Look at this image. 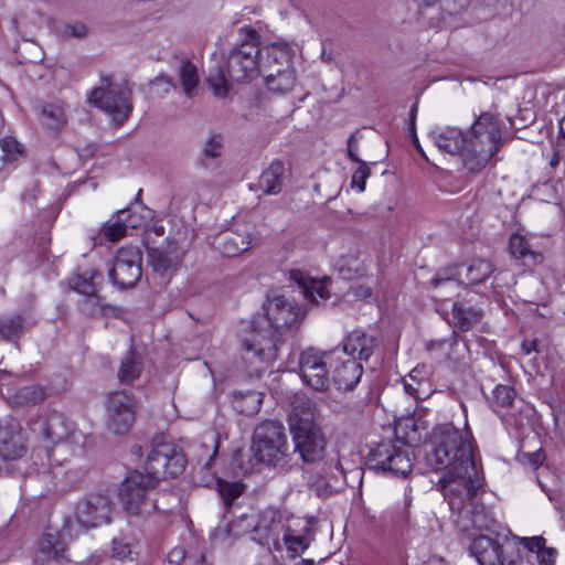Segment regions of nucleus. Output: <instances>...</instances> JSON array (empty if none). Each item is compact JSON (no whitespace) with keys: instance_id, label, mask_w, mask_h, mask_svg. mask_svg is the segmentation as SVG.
<instances>
[{"instance_id":"de8ad7c7","label":"nucleus","mask_w":565,"mask_h":565,"mask_svg":"<svg viewBox=\"0 0 565 565\" xmlns=\"http://www.w3.org/2000/svg\"><path fill=\"white\" fill-rule=\"evenodd\" d=\"M364 273L363 264L354 257H343L339 265V274L343 279H353Z\"/></svg>"},{"instance_id":"5701e85b","label":"nucleus","mask_w":565,"mask_h":565,"mask_svg":"<svg viewBox=\"0 0 565 565\" xmlns=\"http://www.w3.org/2000/svg\"><path fill=\"white\" fill-rule=\"evenodd\" d=\"M429 136L440 151L459 156L466 166V132L456 127H446L430 131Z\"/></svg>"},{"instance_id":"20e7f679","label":"nucleus","mask_w":565,"mask_h":565,"mask_svg":"<svg viewBox=\"0 0 565 565\" xmlns=\"http://www.w3.org/2000/svg\"><path fill=\"white\" fill-rule=\"evenodd\" d=\"M466 168L479 171L489 163L503 143L498 118L492 113H482L466 132Z\"/></svg>"},{"instance_id":"a878e982","label":"nucleus","mask_w":565,"mask_h":565,"mask_svg":"<svg viewBox=\"0 0 565 565\" xmlns=\"http://www.w3.org/2000/svg\"><path fill=\"white\" fill-rule=\"evenodd\" d=\"M262 52L265 53V57H260L262 73L264 75L268 72H274L276 68L290 67L292 52L288 44L270 43Z\"/></svg>"},{"instance_id":"e2e57ef3","label":"nucleus","mask_w":565,"mask_h":565,"mask_svg":"<svg viewBox=\"0 0 565 565\" xmlns=\"http://www.w3.org/2000/svg\"><path fill=\"white\" fill-rule=\"evenodd\" d=\"M350 292L355 299L367 300L372 297V287L364 284H355L350 287Z\"/></svg>"},{"instance_id":"c85d7f7f","label":"nucleus","mask_w":565,"mask_h":565,"mask_svg":"<svg viewBox=\"0 0 565 565\" xmlns=\"http://www.w3.org/2000/svg\"><path fill=\"white\" fill-rule=\"evenodd\" d=\"M28 330L25 318L20 313L0 317V335L6 341L19 340Z\"/></svg>"},{"instance_id":"ea45409f","label":"nucleus","mask_w":565,"mask_h":565,"mask_svg":"<svg viewBox=\"0 0 565 565\" xmlns=\"http://www.w3.org/2000/svg\"><path fill=\"white\" fill-rule=\"evenodd\" d=\"M492 271L493 266L490 262L477 258L467 267L466 278L469 284H480L483 282Z\"/></svg>"},{"instance_id":"58836bf2","label":"nucleus","mask_w":565,"mask_h":565,"mask_svg":"<svg viewBox=\"0 0 565 565\" xmlns=\"http://www.w3.org/2000/svg\"><path fill=\"white\" fill-rule=\"evenodd\" d=\"M202 450L201 458L198 459L196 469L200 473L203 475L202 482L207 483L209 479L214 477V472L212 471V467L218 451V440L217 438H213L212 447L203 444L200 446Z\"/></svg>"},{"instance_id":"603ef678","label":"nucleus","mask_w":565,"mask_h":565,"mask_svg":"<svg viewBox=\"0 0 565 565\" xmlns=\"http://www.w3.org/2000/svg\"><path fill=\"white\" fill-rule=\"evenodd\" d=\"M227 77L224 72L218 71L215 75L207 77V83L217 97H225L228 92Z\"/></svg>"},{"instance_id":"dca6fc26","label":"nucleus","mask_w":565,"mask_h":565,"mask_svg":"<svg viewBox=\"0 0 565 565\" xmlns=\"http://www.w3.org/2000/svg\"><path fill=\"white\" fill-rule=\"evenodd\" d=\"M114 503L106 494H90L79 500L75 508V521L84 530L108 524L111 521Z\"/></svg>"},{"instance_id":"69168bd1","label":"nucleus","mask_w":565,"mask_h":565,"mask_svg":"<svg viewBox=\"0 0 565 565\" xmlns=\"http://www.w3.org/2000/svg\"><path fill=\"white\" fill-rule=\"evenodd\" d=\"M185 558V551L181 546L172 548L168 554V561L170 564L180 565Z\"/></svg>"},{"instance_id":"c03bdc74","label":"nucleus","mask_w":565,"mask_h":565,"mask_svg":"<svg viewBox=\"0 0 565 565\" xmlns=\"http://www.w3.org/2000/svg\"><path fill=\"white\" fill-rule=\"evenodd\" d=\"M124 218L127 228H139L147 224L150 211L146 207H141V212L136 210H122L118 212Z\"/></svg>"},{"instance_id":"cd10ccee","label":"nucleus","mask_w":565,"mask_h":565,"mask_svg":"<svg viewBox=\"0 0 565 565\" xmlns=\"http://www.w3.org/2000/svg\"><path fill=\"white\" fill-rule=\"evenodd\" d=\"M285 181V166L281 161H274L260 174L258 188L265 194H277L281 191Z\"/></svg>"},{"instance_id":"a19ab883","label":"nucleus","mask_w":565,"mask_h":565,"mask_svg":"<svg viewBox=\"0 0 565 565\" xmlns=\"http://www.w3.org/2000/svg\"><path fill=\"white\" fill-rule=\"evenodd\" d=\"M18 545L17 533L9 525L0 527V562L11 558Z\"/></svg>"},{"instance_id":"864d4df0","label":"nucleus","mask_w":565,"mask_h":565,"mask_svg":"<svg viewBox=\"0 0 565 565\" xmlns=\"http://www.w3.org/2000/svg\"><path fill=\"white\" fill-rule=\"evenodd\" d=\"M172 88H174L173 82L166 76H158L150 83V94L157 98H163Z\"/></svg>"},{"instance_id":"052dcab7","label":"nucleus","mask_w":565,"mask_h":565,"mask_svg":"<svg viewBox=\"0 0 565 565\" xmlns=\"http://www.w3.org/2000/svg\"><path fill=\"white\" fill-rule=\"evenodd\" d=\"M103 307V300L97 294L85 297L82 302V310L89 316L102 312Z\"/></svg>"},{"instance_id":"4d7b16f0","label":"nucleus","mask_w":565,"mask_h":565,"mask_svg":"<svg viewBox=\"0 0 565 565\" xmlns=\"http://www.w3.org/2000/svg\"><path fill=\"white\" fill-rule=\"evenodd\" d=\"M493 397L497 405L508 407L512 405L515 393L514 390L507 385H498L493 391Z\"/></svg>"},{"instance_id":"8fccbe9b","label":"nucleus","mask_w":565,"mask_h":565,"mask_svg":"<svg viewBox=\"0 0 565 565\" xmlns=\"http://www.w3.org/2000/svg\"><path fill=\"white\" fill-rule=\"evenodd\" d=\"M260 402L259 394L256 392H248L246 395L235 398L236 408H239V412L246 414L257 412L260 406Z\"/></svg>"},{"instance_id":"393cba45","label":"nucleus","mask_w":565,"mask_h":565,"mask_svg":"<svg viewBox=\"0 0 565 565\" xmlns=\"http://www.w3.org/2000/svg\"><path fill=\"white\" fill-rule=\"evenodd\" d=\"M41 125L51 131L57 132L67 122L65 105L62 102H44L35 107Z\"/></svg>"},{"instance_id":"49530a36","label":"nucleus","mask_w":565,"mask_h":565,"mask_svg":"<svg viewBox=\"0 0 565 565\" xmlns=\"http://www.w3.org/2000/svg\"><path fill=\"white\" fill-rule=\"evenodd\" d=\"M307 484L318 497H328L331 494V487L321 472L306 473Z\"/></svg>"},{"instance_id":"72a5a7b5","label":"nucleus","mask_w":565,"mask_h":565,"mask_svg":"<svg viewBox=\"0 0 565 565\" xmlns=\"http://www.w3.org/2000/svg\"><path fill=\"white\" fill-rule=\"evenodd\" d=\"M521 544L531 552L536 553L540 565H554L556 551L545 546V539L542 536L522 537Z\"/></svg>"},{"instance_id":"338daca9","label":"nucleus","mask_w":565,"mask_h":565,"mask_svg":"<svg viewBox=\"0 0 565 565\" xmlns=\"http://www.w3.org/2000/svg\"><path fill=\"white\" fill-rule=\"evenodd\" d=\"M417 111H418V105H417V103H414L409 110V131L411 132L416 131L415 130V121H416Z\"/></svg>"},{"instance_id":"f3484780","label":"nucleus","mask_w":565,"mask_h":565,"mask_svg":"<svg viewBox=\"0 0 565 565\" xmlns=\"http://www.w3.org/2000/svg\"><path fill=\"white\" fill-rule=\"evenodd\" d=\"M26 439L20 422L11 416L0 419V457L15 460L26 454Z\"/></svg>"},{"instance_id":"39448f33","label":"nucleus","mask_w":565,"mask_h":565,"mask_svg":"<svg viewBox=\"0 0 565 565\" xmlns=\"http://www.w3.org/2000/svg\"><path fill=\"white\" fill-rule=\"evenodd\" d=\"M157 484L153 479L135 470L127 475L117 491V499L125 516L130 521L143 520L156 511H167L160 508L153 497Z\"/></svg>"},{"instance_id":"37998d69","label":"nucleus","mask_w":565,"mask_h":565,"mask_svg":"<svg viewBox=\"0 0 565 565\" xmlns=\"http://www.w3.org/2000/svg\"><path fill=\"white\" fill-rule=\"evenodd\" d=\"M431 285L437 289L436 297L447 299V295L459 289L460 285L454 275H443L438 273L433 279Z\"/></svg>"},{"instance_id":"473e14b6","label":"nucleus","mask_w":565,"mask_h":565,"mask_svg":"<svg viewBox=\"0 0 565 565\" xmlns=\"http://www.w3.org/2000/svg\"><path fill=\"white\" fill-rule=\"evenodd\" d=\"M458 344V335L455 331L446 339L433 340L426 344V350L436 360H454L455 348Z\"/></svg>"},{"instance_id":"6e6d98bb","label":"nucleus","mask_w":565,"mask_h":565,"mask_svg":"<svg viewBox=\"0 0 565 565\" xmlns=\"http://www.w3.org/2000/svg\"><path fill=\"white\" fill-rule=\"evenodd\" d=\"M359 167L352 174L351 186L356 188L361 193L365 190L366 179L371 174V169L365 161L356 162Z\"/></svg>"},{"instance_id":"f257e3e1","label":"nucleus","mask_w":565,"mask_h":565,"mask_svg":"<svg viewBox=\"0 0 565 565\" xmlns=\"http://www.w3.org/2000/svg\"><path fill=\"white\" fill-rule=\"evenodd\" d=\"M426 460L434 469L446 471L440 483L450 509L471 512L483 478L476 466L470 429L460 430L452 424L435 427Z\"/></svg>"},{"instance_id":"0eeeda50","label":"nucleus","mask_w":565,"mask_h":565,"mask_svg":"<svg viewBox=\"0 0 565 565\" xmlns=\"http://www.w3.org/2000/svg\"><path fill=\"white\" fill-rule=\"evenodd\" d=\"M87 102L107 113L117 125L126 121L132 111L130 92L109 74H100L99 84L89 92Z\"/></svg>"},{"instance_id":"f8f14e48","label":"nucleus","mask_w":565,"mask_h":565,"mask_svg":"<svg viewBox=\"0 0 565 565\" xmlns=\"http://www.w3.org/2000/svg\"><path fill=\"white\" fill-rule=\"evenodd\" d=\"M333 350L321 351L312 347L302 350L298 366L303 384L318 392L327 391L331 382L329 366L333 363Z\"/></svg>"},{"instance_id":"4be33fe9","label":"nucleus","mask_w":565,"mask_h":565,"mask_svg":"<svg viewBox=\"0 0 565 565\" xmlns=\"http://www.w3.org/2000/svg\"><path fill=\"white\" fill-rule=\"evenodd\" d=\"M182 257L183 252L174 242L148 249L149 263L152 269L161 276H171L179 267Z\"/></svg>"},{"instance_id":"4c0bfd02","label":"nucleus","mask_w":565,"mask_h":565,"mask_svg":"<svg viewBox=\"0 0 565 565\" xmlns=\"http://www.w3.org/2000/svg\"><path fill=\"white\" fill-rule=\"evenodd\" d=\"M178 75L184 94L188 97H193L199 85L196 66L189 60H182L178 70Z\"/></svg>"},{"instance_id":"79ce46f5","label":"nucleus","mask_w":565,"mask_h":565,"mask_svg":"<svg viewBox=\"0 0 565 565\" xmlns=\"http://www.w3.org/2000/svg\"><path fill=\"white\" fill-rule=\"evenodd\" d=\"M127 230L124 218L118 213L102 227L99 237L116 242L126 235Z\"/></svg>"},{"instance_id":"5fc2aeb1","label":"nucleus","mask_w":565,"mask_h":565,"mask_svg":"<svg viewBox=\"0 0 565 565\" xmlns=\"http://www.w3.org/2000/svg\"><path fill=\"white\" fill-rule=\"evenodd\" d=\"M282 539L288 550L298 553L305 551L309 545L308 537L303 535H296L291 531L287 530L282 532Z\"/></svg>"},{"instance_id":"c756f323","label":"nucleus","mask_w":565,"mask_h":565,"mask_svg":"<svg viewBox=\"0 0 565 565\" xmlns=\"http://www.w3.org/2000/svg\"><path fill=\"white\" fill-rule=\"evenodd\" d=\"M264 76L266 77L268 89L281 94L290 92L296 82L295 70L292 67L276 68L274 72H268Z\"/></svg>"},{"instance_id":"774afa93","label":"nucleus","mask_w":565,"mask_h":565,"mask_svg":"<svg viewBox=\"0 0 565 565\" xmlns=\"http://www.w3.org/2000/svg\"><path fill=\"white\" fill-rule=\"evenodd\" d=\"M536 347H537V343H536L535 340H533V341H524L522 343V351L524 352V354L529 355L532 352L537 351Z\"/></svg>"},{"instance_id":"f03ea898","label":"nucleus","mask_w":565,"mask_h":565,"mask_svg":"<svg viewBox=\"0 0 565 565\" xmlns=\"http://www.w3.org/2000/svg\"><path fill=\"white\" fill-rule=\"evenodd\" d=\"M263 308L271 331L268 334L254 331L243 341L244 359L252 364L273 362L277 358L279 335L305 316V311L294 299L282 295L269 296Z\"/></svg>"},{"instance_id":"e433bc0d","label":"nucleus","mask_w":565,"mask_h":565,"mask_svg":"<svg viewBox=\"0 0 565 565\" xmlns=\"http://www.w3.org/2000/svg\"><path fill=\"white\" fill-rule=\"evenodd\" d=\"M141 371L142 363L140 358L132 351H129L120 362L117 377L121 383H131L140 376Z\"/></svg>"},{"instance_id":"bf43d9fd","label":"nucleus","mask_w":565,"mask_h":565,"mask_svg":"<svg viewBox=\"0 0 565 565\" xmlns=\"http://www.w3.org/2000/svg\"><path fill=\"white\" fill-rule=\"evenodd\" d=\"M87 26L82 22L66 23L61 29V35L64 39H82L87 35Z\"/></svg>"},{"instance_id":"13d9d810","label":"nucleus","mask_w":565,"mask_h":565,"mask_svg":"<svg viewBox=\"0 0 565 565\" xmlns=\"http://www.w3.org/2000/svg\"><path fill=\"white\" fill-rule=\"evenodd\" d=\"M428 385L427 381L419 380L417 383L411 381H404V390L407 394L412 395L415 399H425L429 393L426 388Z\"/></svg>"},{"instance_id":"f704fd0d","label":"nucleus","mask_w":565,"mask_h":565,"mask_svg":"<svg viewBox=\"0 0 565 565\" xmlns=\"http://www.w3.org/2000/svg\"><path fill=\"white\" fill-rule=\"evenodd\" d=\"M299 289L300 294L311 303L318 305L330 297V290L321 280L301 278L299 279Z\"/></svg>"},{"instance_id":"09e8293b","label":"nucleus","mask_w":565,"mask_h":565,"mask_svg":"<svg viewBox=\"0 0 565 565\" xmlns=\"http://www.w3.org/2000/svg\"><path fill=\"white\" fill-rule=\"evenodd\" d=\"M17 397L21 404H38L45 399L46 394L43 387L25 386L18 391Z\"/></svg>"},{"instance_id":"1a4fd4ad","label":"nucleus","mask_w":565,"mask_h":565,"mask_svg":"<svg viewBox=\"0 0 565 565\" xmlns=\"http://www.w3.org/2000/svg\"><path fill=\"white\" fill-rule=\"evenodd\" d=\"M77 533L73 534V521L66 520L62 529L47 526L40 534L32 546L31 556L36 565L60 563L66 558L70 542Z\"/></svg>"},{"instance_id":"0e129e2a","label":"nucleus","mask_w":565,"mask_h":565,"mask_svg":"<svg viewBox=\"0 0 565 565\" xmlns=\"http://www.w3.org/2000/svg\"><path fill=\"white\" fill-rule=\"evenodd\" d=\"M358 137L356 134H352L348 139V156L353 162H361L362 160L358 157Z\"/></svg>"},{"instance_id":"2eb2a0df","label":"nucleus","mask_w":565,"mask_h":565,"mask_svg":"<svg viewBox=\"0 0 565 565\" xmlns=\"http://www.w3.org/2000/svg\"><path fill=\"white\" fill-rule=\"evenodd\" d=\"M141 259L138 247H121L108 270L113 284L120 289L134 287L141 277Z\"/></svg>"},{"instance_id":"7c9ffc66","label":"nucleus","mask_w":565,"mask_h":565,"mask_svg":"<svg viewBox=\"0 0 565 565\" xmlns=\"http://www.w3.org/2000/svg\"><path fill=\"white\" fill-rule=\"evenodd\" d=\"M452 324L460 331H468L481 320V313L475 308H465L461 303L452 305Z\"/></svg>"},{"instance_id":"7ed1b4c3","label":"nucleus","mask_w":565,"mask_h":565,"mask_svg":"<svg viewBox=\"0 0 565 565\" xmlns=\"http://www.w3.org/2000/svg\"><path fill=\"white\" fill-rule=\"evenodd\" d=\"M317 418V404L305 395L296 396L288 416V426L294 452L305 465L319 463L327 454V436Z\"/></svg>"},{"instance_id":"9b49d317","label":"nucleus","mask_w":565,"mask_h":565,"mask_svg":"<svg viewBox=\"0 0 565 565\" xmlns=\"http://www.w3.org/2000/svg\"><path fill=\"white\" fill-rule=\"evenodd\" d=\"M370 469L406 477L413 468V459L408 445L397 441H382L369 454Z\"/></svg>"},{"instance_id":"b1692460","label":"nucleus","mask_w":565,"mask_h":565,"mask_svg":"<svg viewBox=\"0 0 565 565\" xmlns=\"http://www.w3.org/2000/svg\"><path fill=\"white\" fill-rule=\"evenodd\" d=\"M376 347V340L373 335L362 331L353 330L343 340L341 354H348L349 358L367 361Z\"/></svg>"},{"instance_id":"2f4dec72","label":"nucleus","mask_w":565,"mask_h":565,"mask_svg":"<svg viewBox=\"0 0 565 565\" xmlns=\"http://www.w3.org/2000/svg\"><path fill=\"white\" fill-rule=\"evenodd\" d=\"M138 541L131 535H120L111 541V557L132 561L138 556Z\"/></svg>"},{"instance_id":"9d476101","label":"nucleus","mask_w":565,"mask_h":565,"mask_svg":"<svg viewBox=\"0 0 565 565\" xmlns=\"http://www.w3.org/2000/svg\"><path fill=\"white\" fill-rule=\"evenodd\" d=\"M284 530L282 514L273 507L262 510L256 521L253 516L243 515L228 529L230 532H234V536L252 532V539L262 545L269 544L270 542L277 544L279 535Z\"/></svg>"},{"instance_id":"c9c22d12","label":"nucleus","mask_w":565,"mask_h":565,"mask_svg":"<svg viewBox=\"0 0 565 565\" xmlns=\"http://www.w3.org/2000/svg\"><path fill=\"white\" fill-rule=\"evenodd\" d=\"M102 280V274L97 271H86L70 278L71 289L77 291L85 297L97 294V285Z\"/></svg>"},{"instance_id":"a211bd4d","label":"nucleus","mask_w":565,"mask_h":565,"mask_svg":"<svg viewBox=\"0 0 565 565\" xmlns=\"http://www.w3.org/2000/svg\"><path fill=\"white\" fill-rule=\"evenodd\" d=\"M333 352L332 381L338 390L351 391L360 382L363 367L355 359L341 354L339 349H334Z\"/></svg>"},{"instance_id":"bb28decb","label":"nucleus","mask_w":565,"mask_h":565,"mask_svg":"<svg viewBox=\"0 0 565 565\" xmlns=\"http://www.w3.org/2000/svg\"><path fill=\"white\" fill-rule=\"evenodd\" d=\"M509 250L511 256L521 260L524 266H535L543 259L542 254L534 250L526 236L520 233L510 236Z\"/></svg>"},{"instance_id":"a18cd8bd","label":"nucleus","mask_w":565,"mask_h":565,"mask_svg":"<svg viewBox=\"0 0 565 565\" xmlns=\"http://www.w3.org/2000/svg\"><path fill=\"white\" fill-rule=\"evenodd\" d=\"M244 486L239 482L217 481V491L225 507H231L233 501L242 494Z\"/></svg>"},{"instance_id":"412c9836","label":"nucleus","mask_w":565,"mask_h":565,"mask_svg":"<svg viewBox=\"0 0 565 565\" xmlns=\"http://www.w3.org/2000/svg\"><path fill=\"white\" fill-rule=\"evenodd\" d=\"M470 552L479 565H521V558L510 559L505 564L502 545L498 540L488 535H479L473 539Z\"/></svg>"},{"instance_id":"4468645a","label":"nucleus","mask_w":565,"mask_h":565,"mask_svg":"<svg viewBox=\"0 0 565 565\" xmlns=\"http://www.w3.org/2000/svg\"><path fill=\"white\" fill-rule=\"evenodd\" d=\"M105 418L109 430L122 435L130 430L136 418V402L126 391H115L107 395Z\"/></svg>"},{"instance_id":"6ab92c4d","label":"nucleus","mask_w":565,"mask_h":565,"mask_svg":"<svg viewBox=\"0 0 565 565\" xmlns=\"http://www.w3.org/2000/svg\"><path fill=\"white\" fill-rule=\"evenodd\" d=\"M29 428L39 437L57 444L68 435L71 426L62 413L51 411L30 420Z\"/></svg>"},{"instance_id":"680f3d73","label":"nucleus","mask_w":565,"mask_h":565,"mask_svg":"<svg viewBox=\"0 0 565 565\" xmlns=\"http://www.w3.org/2000/svg\"><path fill=\"white\" fill-rule=\"evenodd\" d=\"M222 138L220 136L210 137L203 146V154L207 158H217L222 152Z\"/></svg>"},{"instance_id":"423d86ee","label":"nucleus","mask_w":565,"mask_h":565,"mask_svg":"<svg viewBox=\"0 0 565 565\" xmlns=\"http://www.w3.org/2000/svg\"><path fill=\"white\" fill-rule=\"evenodd\" d=\"M243 41L234 46L226 61L228 78L237 83L250 82L262 73L260 36L252 26L239 29Z\"/></svg>"},{"instance_id":"3c124183","label":"nucleus","mask_w":565,"mask_h":565,"mask_svg":"<svg viewBox=\"0 0 565 565\" xmlns=\"http://www.w3.org/2000/svg\"><path fill=\"white\" fill-rule=\"evenodd\" d=\"M0 148L2 150V159L6 161H14L21 154L20 143L11 136L0 140Z\"/></svg>"},{"instance_id":"aec40b11","label":"nucleus","mask_w":565,"mask_h":565,"mask_svg":"<svg viewBox=\"0 0 565 565\" xmlns=\"http://www.w3.org/2000/svg\"><path fill=\"white\" fill-rule=\"evenodd\" d=\"M258 236L247 225L221 233L215 238L217 249L226 257H235L249 249Z\"/></svg>"},{"instance_id":"6e6552de","label":"nucleus","mask_w":565,"mask_h":565,"mask_svg":"<svg viewBox=\"0 0 565 565\" xmlns=\"http://www.w3.org/2000/svg\"><path fill=\"white\" fill-rule=\"evenodd\" d=\"M288 443L284 425L277 420L259 424L253 437L252 450L259 462L278 466L287 462Z\"/></svg>"},{"instance_id":"ddd939ff","label":"nucleus","mask_w":565,"mask_h":565,"mask_svg":"<svg viewBox=\"0 0 565 565\" xmlns=\"http://www.w3.org/2000/svg\"><path fill=\"white\" fill-rule=\"evenodd\" d=\"M183 452L173 444L160 441L153 445L146 459V473L158 484L159 480L181 475L185 468Z\"/></svg>"}]
</instances>
